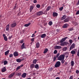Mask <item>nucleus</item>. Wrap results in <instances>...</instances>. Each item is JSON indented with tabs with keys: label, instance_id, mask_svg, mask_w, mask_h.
Masks as SVG:
<instances>
[{
	"label": "nucleus",
	"instance_id": "nucleus-61",
	"mask_svg": "<svg viewBox=\"0 0 79 79\" xmlns=\"http://www.w3.org/2000/svg\"><path fill=\"white\" fill-rule=\"evenodd\" d=\"M56 79H60V78L59 77H57L56 78Z\"/></svg>",
	"mask_w": 79,
	"mask_h": 79
},
{
	"label": "nucleus",
	"instance_id": "nucleus-21",
	"mask_svg": "<svg viewBox=\"0 0 79 79\" xmlns=\"http://www.w3.org/2000/svg\"><path fill=\"white\" fill-rule=\"evenodd\" d=\"M35 68L37 69H39V64H36L35 65Z\"/></svg>",
	"mask_w": 79,
	"mask_h": 79
},
{
	"label": "nucleus",
	"instance_id": "nucleus-48",
	"mask_svg": "<svg viewBox=\"0 0 79 79\" xmlns=\"http://www.w3.org/2000/svg\"><path fill=\"white\" fill-rule=\"evenodd\" d=\"M69 29V31H73V28H71L69 29Z\"/></svg>",
	"mask_w": 79,
	"mask_h": 79
},
{
	"label": "nucleus",
	"instance_id": "nucleus-36",
	"mask_svg": "<svg viewBox=\"0 0 79 79\" xmlns=\"http://www.w3.org/2000/svg\"><path fill=\"white\" fill-rule=\"evenodd\" d=\"M56 56H55L53 58V61H56Z\"/></svg>",
	"mask_w": 79,
	"mask_h": 79
},
{
	"label": "nucleus",
	"instance_id": "nucleus-38",
	"mask_svg": "<svg viewBox=\"0 0 79 79\" xmlns=\"http://www.w3.org/2000/svg\"><path fill=\"white\" fill-rule=\"evenodd\" d=\"M21 68L20 66L18 67L16 69V71H18L19 69Z\"/></svg>",
	"mask_w": 79,
	"mask_h": 79
},
{
	"label": "nucleus",
	"instance_id": "nucleus-3",
	"mask_svg": "<svg viewBox=\"0 0 79 79\" xmlns=\"http://www.w3.org/2000/svg\"><path fill=\"white\" fill-rule=\"evenodd\" d=\"M60 65H61L60 62L58 61L56 63L55 65V68H58L60 67Z\"/></svg>",
	"mask_w": 79,
	"mask_h": 79
},
{
	"label": "nucleus",
	"instance_id": "nucleus-8",
	"mask_svg": "<svg viewBox=\"0 0 79 79\" xmlns=\"http://www.w3.org/2000/svg\"><path fill=\"white\" fill-rule=\"evenodd\" d=\"M15 74V72L11 73L8 76L9 78H11V77H13V76H14Z\"/></svg>",
	"mask_w": 79,
	"mask_h": 79
},
{
	"label": "nucleus",
	"instance_id": "nucleus-45",
	"mask_svg": "<svg viewBox=\"0 0 79 79\" xmlns=\"http://www.w3.org/2000/svg\"><path fill=\"white\" fill-rule=\"evenodd\" d=\"M76 74H78L79 73V70H77L76 71Z\"/></svg>",
	"mask_w": 79,
	"mask_h": 79
},
{
	"label": "nucleus",
	"instance_id": "nucleus-58",
	"mask_svg": "<svg viewBox=\"0 0 79 79\" xmlns=\"http://www.w3.org/2000/svg\"><path fill=\"white\" fill-rule=\"evenodd\" d=\"M3 37H6V36H5V34H3Z\"/></svg>",
	"mask_w": 79,
	"mask_h": 79
},
{
	"label": "nucleus",
	"instance_id": "nucleus-27",
	"mask_svg": "<svg viewBox=\"0 0 79 79\" xmlns=\"http://www.w3.org/2000/svg\"><path fill=\"white\" fill-rule=\"evenodd\" d=\"M71 54H72V55H74V54H76V51H75L72 50L71 52Z\"/></svg>",
	"mask_w": 79,
	"mask_h": 79
},
{
	"label": "nucleus",
	"instance_id": "nucleus-51",
	"mask_svg": "<svg viewBox=\"0 0 79 79\" xmlns=\"http://www.w3.org/2000/svg\"><path fill=\"white\" fill-rule=\"evenodd\" d=\"M69 79H73V76H70Z\"/></svg>",
	"mask_w": 79,
	"mask_h": 79
},
{
	"label": "nucleus",
	"instance_id": "nucleus-16",
	"mask_svg": "<svg viewBox=\"0 0 79 79\" xmlns=\"http://www.w3.org/2000/svg\"><path fill=\"white\" fill-rule=\"evenodd\" d=\"M53 17H56L58 16V13L56 12H53L52 14Z\"/></svg>",
	"mask_w": 79,
	"mask_h": 79
},
{
	"label": "nucleus",
	"instance_id": "nucleus-31",
	"mask_svg": "<svg viewBox=\"0 0 79 79\" xmlns=\"http://www.w3.org/2000/svg\"><path fill=\"white\" fill-rule=\"evenodd\" d=\"M9 52H10V51L9 50L7 51L6 52H5V55H7L8 53H9Z\"/></svg>",
	"mask_w": 79,
	"mask_h": 79
},
{
	"label": "nucleus",
	"instance_id": "nucleus-12",
	"mask_svg": "<svg viewBox=\"0 0 79 79\" xmlns=\"http://www.w3.org/2000/svg\"><path fill=\"white\" fill-rule=\"evenodd\" d=\"M35 67V64H32L30 66V69H32L33 68H34Z\"/></svg>",
	"mask_w": 79,
	"mask_h": 79
},
{
	"label": "nucleus",
	"instance_id": "nucleus-4",
	"mask_svg": "<svg viewBox=\"0 0 79 79\" xmlns=\"http://www.w3.org/2000/svg\"><path fill=\"white\" fill-rule=\"evenodd\" d=\"M43 13H44V12L42 11H39L36 13V16H40L41 15H42Z\"/></svg>",
	"mask_w": 79,
	"mask_h": 79
},
{
	"label": "nucleus",
	"instance_id": "nucleus-44",
	"mask_svg": "<svg viewBox=\"0 0 79 79\" xmlns=\"http://www.w3.org/2000/svg\"><path fill=\"white\" fill-rule=\"evenodd\" d=\"M47 10H46L44 11V12L43 13V14L44 15H47Z\"/></svg>",
	"mask_w": 79,
	"mask_h": 79
},
{
	"label": "nucleus",
	"instance_id": "nucleus-9",
	"mask_svg": "<svg viewBox=\"0 0 79 79\" xmlns=\"http://www.w3.org/2000/svg\"><path fill=\"white\" fill-rule=\"evenodd\" d=\"M23 60H24V59H18L16 60V61L18 63H20L22 61H23Z\"/></svg>",
	"mask_w": 79,
	"mask_h": 79
},
{
	"label": "nucleus",
	"instance_id": "nucleus-25",
	"mask_svg": "<svg viewBox=\"0 0 79 79\" xmlns=\"http://www.w3.org/2000/svg\"><path fill=\"white\" fill-rule=\"evenodd\" d=\"M56 49H60L61 48V47L60 46H56L55 47Z\"/></svg>",
	"mask_w": 79,
	"mask_h": 79
},
{
	"label": "nucleus",
	"instance_id": "nucleus-50",
	"mask_svg": "<svg viewBox=\"0 0 79 79\" xmlns=\"http://www.w3.org/2000/svg\"><path fill=\"white\" fill-rule=\"evenodd\" d=\"M31 37H35V34L34 33V34H32Z\"/></svg>",
	"mask_w": 79,
	"mask_h": 79
},
{
	"label": "nucleus",
	"instance_id": "nucleus-2",
	"mask_svg": "<svg viewBox=\"0 0 79 79\" xmlns=\"http://www.w3.org/2000/svg\"><path fill=\"white\" fill-rule=\"evenodd\" d=\"M16 26V21H14L12 23L10 24V27H15Z\"/></svg>",
	"mask_w": 79,
	"mask_h": 79
},
{
	"label": "nucleus",
	"instance_id": "nucleus-53",
	"mask_svg": "<svg viewBox=\"0 0 79 79\" xmlns=\"http://www.w3.org/2000/svg\"><path fill=\"white\" fill-rule=\"evenodd\" d=\"M12 35L11 36H9V40H10V39H11L12 38Z\"/></svg>",
	"mask_w": 79,
	"mask_h": 79
},
{
	"label": "nucleus",
	"instance_id": "nucleus-15",
	"mask_svg": "<svg viewBox=\"0 0 79 79\" xmlns=\"http://www.w3.org/2000/svg\"><path fill=\"white\" fill-rule=\"evenodd\" d=\"M69 26V25L67 23L65 24L63 26V28H67Z\"/></svg>",
	"mask_w": 79,
	"mask_h": 79
},
{
	"label": "nucleus",
	"instance_id": "nucleus-60",
	"mask_svg": "<svg viewBox=\"0 0 79 79\" xmlns=\"http://www.w3.org/2000/svg\"><path fill=\"white\" fill-rule=\"evenodd\" d=\"M60 73H61V71H60V73H57V74H60Z\"/></svg>",
	"mask_w": 79,
	"mask_h": 79
},
{
	"label": "nucleus",
	"instance_id": "nucleus-42",
	"mask_svg": "<svg viewBox=\"0 0 79 79\" xmlns=\"http://www.w3.org/2000/svg\"><path fill=\"white\" fill-rule=\"evenodd\" d=\"M57 50H55L54 51L53 53H54V54H56V53H57Z\"/></svg>",
	"mask_w": 79,
	"mask_h": 79
},
{
	"label": "nucleus",
	"instance_id": "nucleus-55",
	"mask_svg": "<svg viewBox=\"0 0 79 79\" xmlns=\"http://www.w3.org/2000/svg\"><path fill=\"white\" fill-rule=\"evenodd\" d=\"M79 10H78L77 12H76V15H79Z\"/></svg>",
	"mask_w": 79,
	"mask_h": 79
},
{
	"label": "nucleus",
	"instance_id": "nucleus-59",
	"mask_svg": "<svg viewBox=\"0 0 79 79\" xmlns=\"http://www.w3.org/2000/svg\"><path fill=\"white\" fill-rule=\"evenodd\" d=\"M23 66H24L23 64H22L20 66V68H22Z\"/></svg>",
	"mask_w": 79,
	"mask_h": 79
},
{
	"label": "nucleus",
	"instance_id": "nucleus-32",
	"mask_svg": "<svg viewBox=\"0 0 79 79\" xmlns=\"http://www.w3.org/2000/svg\"><path fill=\"white\" fill-rule=\"evenodd\" d=\"M68 48H67V47H64L63 48V51H66L67 49Z\"/></svg>",
	"mask_w": 79,
	"mask_h": 79
},
{
	"label": "nucleus",
	"instance_id": "nucleus-41",
	"mask_svg": "<svg viewBox=\"0 0 79 79\" xmlns=\"http://www.w3.org/2000/svg\"><path fill=\"white\" fill-rule=\"evenodd\" d=\"M69 42L70 44H72V43H73V40H70Z\"/></svg>",
	"mask_w": 79,
	"mask_h": 79
},
{
	"label": "nucleus",
	"instance_id": "nucleus-64",
	"mask_svg": "<svg viewBox=\"0 0 79 79\" xmlns=\"http://www.w3.org/2000/svg\"><path fill=\"white\" fill-rule=\"evenodd\" d=\"M36 32H37V31H35V32L34 34H35V33H36Z\"/></svg>",
	"mask_w": 79,
	"mask_h": 79
},
{
	"label": "nucleus",
	"instance_id": "nucleus-47",
	"mask_svg": "<svg viewBox=\"0 0 79 79\" xmlns=\"http://www.w3.org/2000/svg\"><path fill=\"white\" fill-rule=\"evenodd\" d=\"M61 63L62 64H63L64 63V60H61Z\"/></svg>",
	"mask_w": 79,
	"mask_h": 79
},
{
	"label": "nucleus",
	"instance_id": "nucleus-10",
	"mask_svg": "<svg viewBox=\"0 0 79 79\" xmlns=\"http://www.w3.org/2000/svg\"><path fill=\"white\" fill-rule=\"evenodd\" d=\"M69 17H67L64 20V23H67V22H69Z\"/></svg>",
	"mask_w": 79,
	"mask_h": 79
},
{
	"label": "nucleus",
	"instance_id": "nucleus-46",
	"mask_svg": "<svg viewBox=\"0 0 79 79\" xmlns=\"http://www.w3.org/2000/svg\"><path fill=\"white\" fill-rule=\"evenodd\" d=\"M60 55V53H58L56 56V58H58V56H59Z\"/></svg>",
	"mask_w": 79,
	"mask_h": 79
},
{
	"label": "nucleus",
	"instance_id": "nucleus-5",
	"mask_svg": "<svg viewBox=\"0 0 79 79\" xmlns=\"http://www.w3.org/2000/svg\"><path fill=\"white\" fill-rule=\"evenodd\" d=\"M68 38L67 37H66L64 38H63L60 41V43H62V42H64L65 40L66 39H67V38Z\"/></svg>",
	"mask_w": 79,
	"mask_h": 79
},
{
	"label": "nucleus",
	"instance_id": "nucleus-35",
	"mask_svg": "<svg viewBox=\"0 0 79 79\" xmlns=\"http://www.w3.org/2000/svg\"><path fill=\"white\" fill-rule=\"evenodd\" d=\"M52 24L53 23H52V21H50L49 22V26H52Z\"/></svg>",
	"mask_w": 79,
	"mask_h": 79
},
{
	"label": "nucleus",
	"instance_id": "nucleus-29",
	"mask_svg": "<svg viewBox=\"0 0 79 79\" xmlns=\"http://www.w3.org/2000/svg\"><path fill=\"white\" fill-rule=\"evenodd\" d=\"M37 60L36 59H34L33 60V64H36V63H37Z\"/></svg>",
	"mask_w": 79,
	"mask_h": 79
},
{
	"label": "nucleus",
	"instance_id": "nucleus-19",
	"mask_svg": "<svg viewBox=\"0 0 79 79\" xmlns=\"http://www.w3.org/2000/svg\"><path fill=\"white\" fill-rule=\"evenodd\" d=\"M46 37V34H44L41 35V38H45Z\"/></svg>",
	"mask_w": 79,
	"mask_h": 79
},
{
	"label": "nucleus",
	"instance_id": "nucleus-26",
	"mask_svg": "<svg viewBox=\"0 0 79 79\" xmlns=\"http://www.w3.org/2000/svg\"><path fill=\"white\" fill-rule=\"evenodd\" d=\"M30 24H31V23H29L28 24H25L24 26L25 27H28V26H29Z\"/></svg>",
	"mask_w": 79,
	"mask_h": 79
},
{
	"label": "nucleus",
	"instance_id": "nucleus-30",
	"mask_svg": "<svg viewBox=\"0 0 79 79\" xmlns=\"http://www.w3.org/2000/svg\"><path fill=\"white\" fill-rule=\"evenodd\" d=\"M50 9H51V7H50V6H48V7L46 10V11H49V10H50Z\"/></svg>",
	"mask_w": 79,
	"mask_h": 79
},
{
	"label": "nucleus",
	"instance_id": "nucleus-17",
	"mask_svg": "<svg viewBox=\"0 0 79 79\" xmlns=\"http://www.w3.org/2000/svg\"><path fill=\"white\" fill-rule=\"evenodd\" d=\"M33 9H34V7H33V6H31L30 7V13L32 12V11L33 10Z\"/></svg>",
	"mask_w": 79,
	"mask_h": 79
},
{
	"label": "nucleus",
	"instance_id": "nucleus-33",
	"mask_svg": "<svg viewBox=\"0 0 79 79\" xmlns=\"http://www.w3.org/2000/svg\"><path fill=\"white\" fill-rule=\"evenodd\" d=\"M4 39L5 41H7L8 40V39L7 38V37L6 36H5L4 37Z\"/></svg>",
	"mask_w": 79,
	"mask_h": 79
},
{
	"label": "nucleus",
	"instance_id": "nucleus-23",
	"mask_svg": "<svg viewBox=\"0 0 79 79\" xmlns=\"http://www.w3.org/2000/svg\"><path fill=\"white\" fill-rule=\"evenodd\" d=\"M16 3L15 4V5L14 8H13V10H16V9H18V7H17V6L16 5Z\"/></svg>",
	"mask_w": 79,
	"mask_h": 79
},
{
	"label": "nucleus",
	"instance_id": "nucleus-39",
	"mask_svg": "<svg viewBox=\"0 0 79 79\" xmlns=\"http://www.w3.org/2000/svg\"><path fill=\"white\" fill-rule=\"evenodd\" d=\"M24 42V40H22L19 41V43L20 44H23Z\"/></svg>",
	"mask_w": 79,
	"mask_h": 79
},
{
	"label": "nucleus",
	"instance_id": "nucleus-7",
	"mask_svg": "<svg viewBox=\"0 0 79 79\" xmlns=\"http://www.w3.org/2000/svg\"><path fill=\"white\" fill-rule=\"evenodd\" d=\"M13 55H14V56H18L19 54H18V52L15 51L14 52Z\"/></svg>",
	"mask_w": 79,
	"mask_h": 79
},
{
	"label": "nucleus",
	"instance_id": "nucleus-14",
	"mask_svg": "<svg viewBox=\"0 0 79 79\" xmlns=\"http://www.w3.org/2000/svg\"><path fill=\"white\" fill-rule=\"evenodd\" d=\"M26 75H27L26 73H24L22 75L21 77H23V78H25L26 77Z\"/></svg>",
	"mask_w": 79,
	"mask_h": 79
},
{
	"label": "nucleus",
	"instance_id": "nucleus-52",
	"mask_svg": "<svg viewBox=\"0 0 79 79\" xmlns=\"http://www.w3.org/2000/svg\"><path fill=\"white\" fill-rule=\"evenodd\" d=\"M37 0H34L33 1V2L34 3H36L37 2Z\"/></svg>",
	"mask_w": 79,
	"mask_h": 79
},
{
	"label": "nucleus",
	"instance_id": "nucleus-6",
	"mask_svg": "<svg viewBox=\"0 0 79 79\" xmlns=\"http://www.w3.org/2000/svg\"><path fill=\"white\" fill-rule=\"evenodd\" d=\"M74 48H75V44H74V43H73L70 47L69 49L70 50H71L73 49Z\"/></svg>",
	"mask_w": 79,
	"mask_h": 79
},
{
	"label": "nucleus",
	"instance_id": "nucleus-37",
	"mask_svg": "<svg viewBox=\"0 0 79 79\" xmlns=\"http://www.w3.org/2000/svg\"><path fill=\"white\" fill-rule=\"evenodd\" d=\"M61 43L60 45H61V46H64V45H65L64 42H63L62 43Z\"/></svg>",
	"mask_w": 79,
	"mask_h": 79
},
{
	"label": "nucleus",
	"instance_id": "nucleus-24",
	"mask_svg": "<svg viewBox=\"0 0 79 79\" xmlns=\"http://www.w3.org/2000/svg\"><path fill=\"white\" fill-rule=\"evenodd\" d=\"M65 18H66V16L65 15H64L61 18V20H63Z\"/></svg>",
	"mask_w": 79,
	"mask_h": 79
},
{
	"label": "nucleus",
	"instance_id": "nucleus-57",
	"mask_svg": "<svg viewBox=\"0 0 79 79\" xmlns=\"http://www.w3.org/2000/svg\"><path fill=\"white\" fill-rule=\"evenodd\" d=\"M63 42L65 45H66V44H67V42L66 41H64Z\"/></svg>",
	"mask_w": 79,
	"mask_h": 79
},
{
	"label": "nucleus",
	"instance_id": "nucleus-11",
	"mask_svg": "<svg viewBox=\"0 0 79 79\" xmlns=\"http://www.w3.org/2000/svg\"><path fill=\"white\" fill-rule=\"evenodd\" d=\"M2 72V73H4V72H5L6 71V67H4L2 68L1 70Z\"/></svg>",
	"mask_w": 79,
	"mask_h": 79
},
{
	"label": "nucleus",
	"instance_id": "nucleus-63",
	"mask_svg": "<svg viewBox=\"0 0 79 79\" xmlns=\"http://www.w3.org/2000/svg\"><path fill=\"white\" fill-rule=\"evenodd\" d=\"M64 64L66 65V64H67V63L65 62Z\"/></svg>",
	"mask_w": 79,
	"mask_h": 79
},
{
	"label": "nucleus",
	"instance_id": "nucleus-56",
	"mask_svg": "<svg viewBox=\"0 0 79 79\" xmlns=\"http://www.w3.org/2000/svg\"><path fill=\"white\" fill-rule=\"evenodd\" d=\"M13 56V54H10L9 55V57H12Z\"/></svg>",
	"mask_w": 79,
	"mask_h": 79
},
{
	"label": "nucleus",
	"instance_id": "nucleus-40",
	"mask_svg": "<svg viewBox=\"0 0 79 79\" xmlns=\"http://www.w3.org/2000/svg\"><path fill=\"white\" fill-rule=\"evenodd\" d=\"M36 7L38 8H39L40 7V6L39 4H37L36 5Z\"/></svg>",
	"mask_w": 79,
	"mask_h": 79
},
{
	"label": "nucleus",
	"instance_id": "nucleus-13",
	"mask_svg": "<svg viewBox=\"0 0 79 79\" xmlns=\"http://www.w3.org/2000/svg\"><path fill=\"white\" fill-rule=\"evenodd\" d=\"M21 49H23V48H26V46H24V43H23L21 46Z\"/></svg>",
	"mask_w": 79,
	"mask_h": 79
},
{
	"label": "nucleus",
	"instance_id": "nucleus-28",
	"mask_svg": "<svg viewBox=\"0 0 79 79\" xmlns=\"http://www.w3.org/2000/svg\"><path fill=\"white\" fill-rule=\"evenodd\" d=\"M75 64V63H74V62L73 61H72L71 62V64L72 66H73Z\"/></svg>",
	"mask_w": 79,
	"mask_h": 79
},
{
	"label": "nucleus",
	"instance_id": "nucleus-1",
	"mask_svg": "<svg viewBox=\"0 0 79 79\" xmlns=\"http://www.w3.org/2000/svg\"><path fill=\"white\" fill-rule=\"evenodd\" d=\"M58 60L61 61L62 60H64V55L62 54L60 55L58 58Z\"/></svg>",
	"mask_w": 79,
	"mask_h": 79
},
{
	"label": "nucleus",
	"instance_id": "nucleus-54",
	"mask_svg": "<svg viewBox=\"0 0 79 79\" xmlns=\"http://www.w3.org/2000/svg\"><path fill=\"white\" fill-rule=\"evenodd\" d=\"M21 73H19L17 74V75L19 76H21Z\"/></svg>",
	"mask_w": 79,
	"mask_h": 79
},
{
	"label": "nucleus",
	"instance_id": "nucleus-49",
	"mask_svg": "<svg viewBox=\"0 0 79 79\" xmlns=\"http://www.w3.org/2000/svg\"><path fill=\"white\" fill-rule=\"evenodd\" d=\"M34 38H32L31 39V42H34Z\"/></svg>",
	"mask_w": 79,
	"mask_h": 79
},
{
	"label": "nucleus",
	"instance_id": "nucleus-62",
	"mask_svg": "<svg viewBox=\"0 0 79 79\" xmlns=\"http://www.w3.org/2000/svg\"><path fill=\"white\" fill-rule=\"evenodd\" d=\"M77 4H78V5H79V0H78V1Z\"/></svg>",
	"mask_w": 79,
	"mask_h": 79
},
{
	"label": "nucleus",
	"instance_id": "nucleus-43",
	"mask_svg": "<svg viewBox=\"0 0 79 79\" xmlns=\"http://www.w3.org/2000/svg\"><path fill=\"white\" fill-rule=\"evenodd\" d=\"M63 7H61L59 8V10L61 11L63 10Z\"/></svg>",
	"mask_w": 79,
	"mask_h": 79
},
{
	"label": "nucleus",
	"instance_id": "nucleus-18",
	"mask_svg": "<svg viewBox=\"0 0 79 79\" xmlns=\"http://www.w3.org/2000/svg\"><path fill=\"white\" fill-rule=\"evenodd\" d=\"M48 48L45 49L43 52V53L44 54H45L46 53H47V52H48Z\"/></svg>",
	"mask_w": 79,
	"mask_h": 79
},
{
	"label": "nucleus",
	"instance_id": "nucleus-34",
	"mask_svg": "<svg viewBox=\"0 0 79 79\" xmlns=\"http://www.w3.org/2000/svg\"><path fill=\"white\" fill-rule=\"evenodd\" d=\"M7 63H8V62L7 61L5 60L4 61V65H6V64H7Z\"/></svg>",
	"mask_w": 79,
	"mask_h": 79
},
{
	"label": "nucleus",
	"instance_id": "nucleus-20",
	"mask_svg": "<svg viewBox=\"0 0 79 79\" xmlns=\"http://www.w3.org/2000/svg\"><path fill=\"white\" fill-rule=\"evenodd\" d=\"M9 29H10V25L8 24L6 26V30L7 31H9Z\"/></svg>",
	"mask_w": 79,
	"mask_h": 79
},
{
	"label": "nucleus",
	"instance_id": "nucleus-22",
	"mask_svg": "<svg viewBox=\"0 0 79 79\" xmlns=\"http://www.w3.org/2000/svg\"><path fill=\"white\" fill-rule=\"evenodd\" d=\"M36 48H39V47H40V43H39V42L36 43Z\"/></svg>",
	"mask_w": 79,
	"mask_h": 79
}]
</instances>
